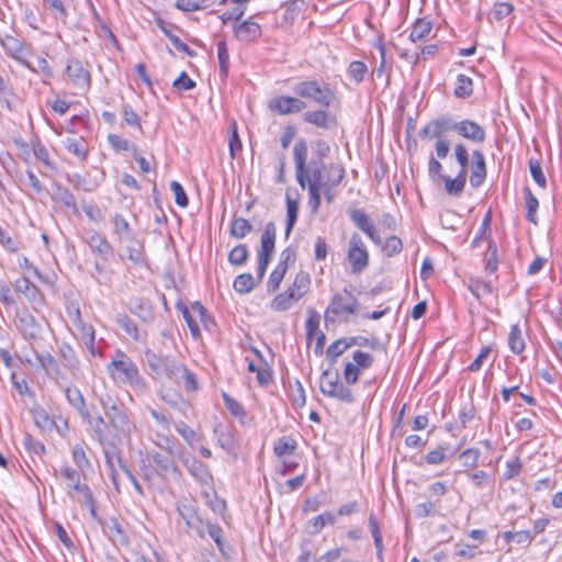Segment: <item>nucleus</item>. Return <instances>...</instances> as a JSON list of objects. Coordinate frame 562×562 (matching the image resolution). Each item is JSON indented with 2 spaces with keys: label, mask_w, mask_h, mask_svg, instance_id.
Wrapping results in <instances>:
<instances>
[{
  "label": "nucleus",
  "mask_w": 562,
  "mask_h": 562,
  "mask_svg": "<svg viewBox=\"0 0 562 562\" xmlns=\"http://www.w3.org/2000/svg\"><path fill=\"white\" fill-rule=\"evenodd\" d=\"M53 200L70 209L75 215L79 214L76 196L67 187L57 186L53 194Z\"/></svg>",
  "instance_id": "nucleus-28"
},
{
  "label": "nucleus",
  "mask_w": 562,
  "mask_h": 562,
  "mask_svg": "<svg viewBox=\"0 0 562 562\" xmlns=\"http://www.w3.org/2000/svg\"><path fill=\"white\" fill-rule=\"evenodd\" d=\"M318 80L316 79H308V80H302L296 82L293 86V92L301 98L310 99V97H313V90L316 86Z\"/></svg>",
  "instance_id": "nucleus-58"
},
{
  "label": "nucleus",
  "mask_w": 562,
  "mask_h": 562,
  "mask_svg": "<svg viewBox=\"0 0 562 562\" xmlns=\"http://www.w3.org/2000/svg\"><path fill=\"white\" fill-rule=\"evenodd\" d=\"M299 301V295H294L292 292L284 291L278 294L271 301V308L274 312H284Z\"/></svg>",
  "instance_id": "nucleus-34"
},
{
  "label": "nucleus",
  "mask_w": 562,
  "mask_h": 562,
  "mask_svg": "<svg viewBox=\"0 0 562 562\" xmlns=\"http://www.w3.org/2000/svg\"><path fill=\"white\" fill-rule=\"evenodd\" d=\"M508 346L509 349L516 355H520L525 350L526 345L518 324H515L510 327L508 335Z\"/></svg>",
  "instance_id": "nucleus-41"
},
{
  "label": "nucleus",
  "mask_w": 562,
  "mask_h": 562,
  "mask_svg": "<svg viewBox=\"0 0 562 562\" xmlns=\"http://www.w3.org/2000/svg\"><path fill=\"white\" fill-rule=\"evenodd\" d=\"M268 108L280 115H288L303 111L306 108V103L300 98L279 95L269 101Z\"/></svg>",
  "instance_id": "nucleus-12"
},
{
  "label": "nucleus",
  "mask_w": 562,
  "mask_h": 562,
  "mask_svg": "<svg viewBox=\"0 0 562 562\" xmlns=\"http://www.w3.org/2000/svg\"><path fill=\"white\" fill-rule=\"evenodd\" d=\"M67 150L77 156L81 161H85L88 157V149L86 147V140L83 138H67L64 142Z\"/></svg>",
  "instance_id": "nucleus-50"
},
{
  "label": "nucleus",
  "mask_w": 562,
  "mask_h": 562,
  "mask_svg": "<svg viewBox=\"0 0 562 562\" xmlns=\"http://www.w3.org/2000/svg\"><path fill=\"white\" fill-rule=\"evenodd\" d=\"M319 319H321L319 314L315 310L310 308L308 316L305 322L307 341H311L313 339L314 335L319 331L318 330Z\"/></svg>",
  "instance_id": "nucleus-59"
},
{
  "label": "nucleus",
  "mask_w": 562,
  "mask_h": 562,
  "mask_svg": "<svg viewBox=\"0 0 562 562\" xmlns=\"http://www.w3.org/2000/svg\"><path fill=\"white\" fill-rule=\"evenodd\" d=\"M65 72L75 88L81 91H88L90 89L91 75L88 63L71 58L67 63Z\"/></svg>",
  "instance_id": "nucleus-9"
},
{
  "label": "nucleus",
  "mask_w": 562,
  "mask_h": 562,
  "mask_svg": "<svg viewBox=\"0 0 562 562\" xmlns=\"http://www.w3.org/2000/svg\"><path fill=\"white\" fill-rule=\"evenodd\" d=\"M217 56L220 63V77L223 81L226 80L229 71V55L228 48L224 41L217 43Z\"/></svg>",
  "instance_id": "nucleus-47"
},
{
  "label": "nucleus",
  "mask_w": 562,
  "mask_h": 562,
  "mask_svg": "<svg viewBox=\"0 0 562 562\" xmlns=\"http://www.w3.org/2000/svg\"><path fill=\"white\" fill-rule=\"evenodd\" d=\"M148 458L157 465L160 475H166L168 473L181 475L179 467L171 459L164 457L158 451H149Z\"/></svg>",
  "instance_id": "nucleus-26"
},
{
  "label": "nucleus",
  "mask_w": 562,
  "mask_h": 562,
  "mask_svg": "<svg viewBox=\"0 0 562 562\" xmlns=\"http://www.w3.org/2000/svg\"><path fill=\"white\" fill-rule=\"evenodd\" d=\"M257 285L256 279L251 273H241L234 280L233 288L239 294H246L252 291Z\"/></svg>",
  "instance_id": "nucleus-40"
},
{
  "label": "nucleus",
  "mask_w": 562,
  "mask_h": 562,
  "mask_svg": "<svg viewBox=\"0 0 562 562\" xmlns=\"http://www.w3.org/2000/svg\"><path fill=\"white\" fill-rule=\"evenodd\" d=\"M71 457L75 464L80 471H85L91 468V463L86 456V451L82 445L77 443L72 447Z\"/></svg>",
  "instance_id": "nucleus-57"
},
{
  "label": "nucleus",
  "mask_w": 562,
  "mask_h": 562,
  "mask_svg": "<svg viewBox=\"0 0 562 562\" xmlns=\"http://www.w3.org/2000/svg\"><path fill=\"white\" fill-rule=\"evenodd\" d=\"M486 162L482 150L474 149L472 151V165L470 175V184L472 188H479L486 178Z\"/></svg>",
  "instance_id": "nucleus-18"
},
{
  "label": "nucleus",
  "mask_w": 562,
  "mask_h": 562,
  "mask_svg": "<svg viewBox=\"0 0 562 562\" xmlns=\"http://www.w3.org/2000/svg\"><path fill=\"white\" fill-rule=\"evenodd\" d=\"M214 432L216 435L218 446L226 452L234 453L237 448V443L232 431L226 427L216 426L214 428Z\"/></svg>",
  "instance_id": "nucleus-29"
},
{
  "label": "nucleus",
  "mask_w": 562,
  "mask_h": 562,
  "mask_svg": "<svg viewBox=\"0 0 562 562\" xmlns=\"http://www.w3.org/2000/svg\"><path fill=\"white\" fill-rule=\"evenodd\" d=\"M277 227L273 222H268L260 238L258 257L272 258L276 248Z\"/></svg>",
  "instance_id": "nucleus-23"
},
{
  "label": "nucleus",
  "mask_w": 562,
  "mask_h": 562,
  "mask_svg": "<svg viewBox=\"0 0 562 562\" xmlns=\"http://www.w3.org/2000/svg\"><path fill=\"white\" fill-rule=\"evenodd\" d=\"M473 93V81L470 77L459 74L457 77L454 95L460 99H467Z\"/></svg>",
  "instance_id": "nucleus-44"
},
{
  "label": "nucleus",
  "mask_w": 562,
  "mask_h": 562,
  "mask_svg": "<svg viewBox=\"0 0 562 562\" xmlns=\"http://www.w3.org/2000/svg\"><path fill=\"white\" fill-rule=\"evenodd\" d=\"M529 170L535 182L542 189L547 187V179L542 171L541 162L538 159H529Z\"/></svg>",
  "instance_id": "nucleus-63"
},
{
  "label": "nucleus",
  "mask_w": 562,
  "mask_h": 562,
  "mask_svg": "<svg viewBox=\"0 0 562 562\" xmlns=\"http://www.w3.org/2000/svg\"><path fill=\"white\" fill-rule=\"evenodd\" d=\"M34 422L36 426L43 430H50L55 426V422L44 408L34 411Z\"/></svg>",
  "instance_id": "nucleus-64"
},
{
  "label": "nucleus",
  "mask_w": 562,
  "mask_h": 562,
  "mask_svg": "<svg viewBox=\"0 0 562 562\" xmlns=\"http://www.w3.org/2000/svg\"><path fill=\"white\" fill-rule=\"evenodd\" d=\"M104 416L108 420V431L112 440L110 446L112 448L119 446L124 438H130L135 425L125 409L120 406H112L106 409Z\"/></svg>",
  "instance_id": "nucleus-3"
},
{
  "label": "nucleus",
  "mask_w": 562,
  "mask_h": 562,
  "mask_svg": "<svg viewBox=\"0 0 562 562\" xmlns=\"http://www.w3.org/2000/svg\"><path fill=\"white\" fill-rule=\"evenodd\" d=\"M432 30V23L429 20L426 19H418L413 25V29L409 34V38L413 42L422 41L426 36L429 35V33Z\"/></svg>",
  "instance_id": "nucleus-45"
},
{
  "label": "nucleus",
  "mask_w": 562,
  "mask_h": 562,
  "mask_svg": "<svg viewBox=\"0 0 562 562\" xmlns=\"http://www.w3.org/2000/svg\"><path fill=\"white\" fill-rule=\"evenodd\" d=\"M336 517L331 512H325L307 522L308 532L311 535L318 533L326 525H334Z\"/></svg>",
  "instance_id": "nucleus-35"
},
{
  "label": "nucleus",
  "mask_w": 562,
  "mask_h": 562,
  "mask_svg": "<svg viewBox=\"0 0 562 562\" xmlns=\"http://www.w3.org/2000/svg\"><path fill=\"white\" fill-rule=\"evenodd\" d=\"M65 395L67 402L78 412L79 415L82 413L86 414V409L88 408L86 400L78 387L67 386L65 389Z\"/></svg>",
  "instance_id": "nucleus-33"
},
{
  "label": "nucleus",
  "mask_w": 562,
  "mask_h": 562,
  "mask_svg": "<svg viewBox=\"0 0 562 562\" xmlns=\"http://www.w3.org/2000/svg\"><path fill=\"white\" fill-rule=\"evenodd\" d=\"M101 447L103 449L105 464L110 471L116 470L115 469L116 463L120 468H121V464H125L122 461V458H121L119 451L116 450L117 446H115L114 448H112L111 446H101Z\"/></svg>",
  "instance_id": "nucleus-60"
},
{
  "label": "nucleus",
  "mask_w": 562,
  "mask_h": 562,
  "mask_svg": "<svg viewBox=\"0 0 562 562\" xmlns=\"http://www.w3.org/2000/svg\"><path fill=\"white\" fill-rule=\"evenodd\" d=\"M252 231L251 223L244 218L235 216L231 223L229 233L233 237L241 239Z\"/></svg>",
  "instance_id": "nucleus-42"
},
{
  "label": "nucleus",
  "mask_w": 562,
  "mask_h": 562,
  "mask_svg": "<svg viewBox=\"0 0 562 562\" xmlns=\"http://www.w3.org/2000/svg\"><path fill=\"white\" fill-rule=\"evenodd\" d=\"M348 76L357 83L363 81L366 74L368 72L367 65L361 60L351 61L348 66Z\"/></svg>",
  "instance_id": "nucleus-61"
},
{
  "label": "nucleus",
  "mask_w": 562,
  "mask_h": 562,
  "mask_svg": "<svg viewBox=\"0 0 562 562\" xmlns=\"http://www.w3.org/2000/svg\"><path fill=\"white\" fill-rule=\"evenodd\" d=\"M14 289L16 292L23 294L33 307L40 306L44 302V295L40 289L27 278L16 279L14 282Z\"/></svg>",
  "instance_id": "nucleus-21"
},
{
  "label": "nucleus",
  "mask_w": 562,
  "mask_h": 562,
  "mask_svg": "<svg viewBox=\"0 0 562 562\" xmlns=\"http://www.w3.org/2000/svg\"><path fill=\"white\" fill-rule=\"evenodd\" d=\"M60 472L65 480L68 481L67 487L69 490L79 492L82 494L83 498H89V501H91L92 491L87 484L80 483V473L78 470L69 465H64Z\"/></svg>",
  "instance_id": "nucleus-24"
},
{
  "label": "nucleus",
  "mask_w": 562,
  "mask_h": 562,
  "mask_svg": "<svg viewBox=\"0 0 562 562\" xmlns=\"http://www.w3.org/2000/svg\"><path fill=\"white\" fill-rule=\"evenodd\" d=\"M104 262L105 261L94 262L91 277L99 285L111 288L114 282L115 272L114 270L105 267Z\"/></svg>",
  "instance_id": "nucleus-27"
},
{
  "label": "nucleus",
  "mask_w": 562,
  "mask_h": 562,
  "mask_svg": "<svg viewBox=\"0 0 562 562\" xmlns=\"http://www.w3.org/2000/svg\"><path fill=\"white\" fill-rule=\"evenodd\" d=\"M93 431V435L101 446H110L111 436L108 431V420L101 415H92L89 409H86V414L80 415Z\"/></svg>",
  "instance_id": "nucleus-16"
},
{
  "label": "nucleus",
  "mask_w": 562,
  "mask_h": 562,
  "mask_svg": "<svg viewBox=\"0 0 562 562\" xmlns=\"http://www.w3.org/2000/svg\"><path fill=\"white\" fill-rule=\"evenodd\" d=\"M310 99L322 108H329L336 100V93L328 83L317 81Z\"/></svg>",
  "instance_id": "nucleus-25"
},
{
  "label": "nucleus",
  "mask_w": 562,
  "mask_h": 562,
  "mask_svg": "<svg viewBox=\"0 0 562 562\" xmlns=\"http://www.w3.org/2000/svg\"><path fill=\"white\" fill-rule=\"evenodd\" d=\"M303 120L316 127L329 130L337 125V119L324 109L307 111L303 114Z\"/></svg>",
  "instance_id": "nucleus-22"
},
{
  "label": "nucleus",
  "mask_w": 562,
  "mask_h": 562,
  "mask_svg": "<svg viewBox=\"0 0 562 562\" xmlns=\"http://www.w3.org/2000/svg\"><path fill=\"white\" fill-rule=\"evenodd\" d=\"M351 347L350 340L347 341L345 338H340L330 344L326 350L327 360L334 364L337 362L339 356H341L346 349Z\"/></svg>",
  "instance_id": "nucleus-46"
},
{
  "label": "nucleus",
  "mask_w": 562,
  "mask_h": 562,
  "mask_svg": "<svg viewBox=\"0 0 562 562\" xmlns=\"http://www.w3.org/2000/svg\"><path fill=\"white\" fill-rule=\"evenodd\" d=\"M249 257V250L246 244L235 246L228 254V262L232 266H243Z\"/></svg>",
  "instance_id": "nucleus-54"
},
{
  "label": "nucleus",
  "mask_w": 562,
  "mask_h": 562,
  "mask_svg": "<svg viewBox=\"0 0 562 562\" xmlns=\"http://www.w3.org/2000/svg\"><path fill=\"white\" fill-rule=\"evenodd\" d=\"M15 326L26 339L35 340L41 337L42 324L25 307L16 311Z\"/></svg>",
  "instance_id": "nucleus-10"
},
{
  "label": "nucleus",
  "mask_w": 562,
  "mask_h": 562,
  "mask_svg": "<svg viewBox=\"0 0 562 562\" xmlns=\"http://www.w3.org/2000/svg\"><path fill=\"white\" fill-rule=\"evenodd\" d=\"M177 307L181 312L192 337L199 339L201 333L198 319L203 321L206 317V308L200 302L192 303L190 307L183 303H178Z\"/></svg>",
  "instance_id": "nucleus-11"
},
{
  "label": "nucleus",
  "mask_w": 562,
  "mask_h": 562,
  "mask_svg": "<svg viewBox=\"0 0 562 562\" xmlns=\"http://www.w3.org/2000/svg\"><path fill=\"white\" fill-rule=\"evenodd\" d=\"M158 27L164 32V34L170 40L172 45L180 52L187 54L190 57L196 55L194 50H192L186 43H183L177 35L171 33V31L166 26L165 22L159 20L157 22Z\"/></svg>",
  "instance_id": "nucleus-43"
},
{
  "label": "nucleus",
  "mask_w": 562,
  "mask_h": 562,
  "mask_svg": "<svg viewBox=\"0 0 562 562\" xmlns=\"http://www.w3.org/2000/svg\"><path fill=\"white\" fill-rule=\"evenodd\" d=\"M92 254L100 257L102 261H109L114 257V248L106 237L97 231H90L85 238Z\"/></svg>",
  "instance_id": "nucleus-14"
},
{
  "label": "nucleus",
  "mask_w": 562,
  "mask_h": 562,
  "mask_svg": "<svg viewBox=\"0 0 562 562\" xmlns=\"http://www.w3.org/2000/svg\"><path fill=\"white\" fill-rule=\"evenodd\" d=\"M121 359L113 360L108 364V370L113 372L114 370L124 375V381L128 383L134 390L145 392L147 391V383L140 375L139 370L135 362L127 357L124 352H120Z\"/></svg>",
  "instance_id": "nucleus-6"
},
{
  "label": "nucleus",
  "mask_w": 562,
  "mask_h": 562,
  "mask_svg": "<svg viewBox=\"0 0 562 562\" xmlns=\"http://www.w3.org/2000/svg\"><path fill=\"white\" fill-rule=\"evenodd\" d=\"M319 389L327 397L336 398L347 404L355 402L352 391L339 382L337 370L331 371L330 369H326L323 371L319 379Z\"/></svg>",
  "instance_id": "nucleus-5"
},
{
  "label": "nucleus",
  "mask_w": 562,
  "mask_h": 562,
  "mask_svg": "<svg viewBox=\"0 0 562 562\" xmlns=\"http://www.w3.org/2000/svg\"><path fill=\"white\" fill-rule=\"evenodd\" d=\"M110 223L112 225V232L119 243H126L127 240H134L135 234L134 231L126 220V217L121 213H114Z\"/></svg>",
  "instance_id": "nucleus-19"
},
{
  "label": "nucleus",
  "mask_w": 562,
  "mask_h": 562,
  "mask_svg": "<svg viewBox=\"0 0 562 562\" xmlns=\"http://www.w3.org/2000/svg\"><path fill=\"white\" fill-rule=\"evenodd\" d=\"M307 188H308L307 205L311 210V213L316 215V214H318L319 207L322 204V198H321V193H319V182L318 181L316 182L314 180L313 183L307 186Z\"/></svg>",
  "instance_id": "nucleus-53"
},
{
  "label": "nucleus",
  "mask_w": 562,
  "mask_h": 562,
  "mask_svg": "<svg viewBox=\"0 0 562 562\" xmlns=\"http://www.w3.org/2000/svg\"><path fill=\"white\" fill-rule=\"evenodd\" d=\"M334 176V178H337L336 180L331 179L329 181V183H321L319 182V193L321 195L323 194L324 198H325V201L328 203V204H331L337 195V188L339 187V184L342 182L341 181V173L338 175L336 173V171H334L331 173Z\"/></svg>",
  "instance_id": "nucleus-38"
},
{
  "label": "nucleus",
  "mask_w": 562,
  "mask_h": 562,
  "mask_svg": "<svg viewBox=\"0 0 562 562\" xmlns=\"http://www.w3.org/2000/svg\"><path fill=\"white\" fill-rule=\"evenodd\" d=\"M524 192H525V203H526V209H527V220L529 222L533 223L535 225H537L538 221H537L536 213H537V210L539 206V202L528 187H526L524 189Z\"/></svg>",
  "instance_id": "nucleus-55"
},
{
  "label": "nucleus",
  "mask_w": 562,
  "mask_h": 562,
  "mask_svg": "<svg viewBox=\"0 0 562 562\" xmlns=\"http://www.w3.org/2000/svg\"><path fill=\"white\" fill-rule=\"evenodd\" d=\"M440 178L445 181V188L450 195H461L467 182V175L463 171H459L454 179L449 176H440Z\"/></svg>",
  "instance_id": "nucleus-31"
},
{
  "label": "nucleus",
  "mask_w": 562,
  "mask_h": 562,
  "mask_svg": "<svg viewBox=\"0 0 562 562\" xmlns=\"http://www.w3.org/2000/svg\"><path fill=\"white\" fill-rule=\"evenodd\" d=\"M299 214V201L292 199L289 194H286V226H285V238H289L292 229L297 221Z\"/></svg>",
  "instance_id": "nucleus-36"
},
{
  "label": "nucleus",
  "mask_w": 562,
  "mask_h": 562,
  "mask_svg": "<svg viewBox=\"0 0 562 562\" xmlns=\"http://www.w3.org/2000/svg\"><path fill=\"white\" fill-rule=\"evenodd\" d=\"M115 322L132 339L139 340L137 325L132 318L125 314H119Z\"/></svg>",
  "instance_id": "nucleus-51"
},
{
  "label": "nucleus",
  "mask_w": 562,
  "mask_h": 562,
  "mask_svg": "<svg viewBox=\"0 0 562 562\" xmlns=\"http://www.w3.org/2000/svg\"><path fill=\"white\" fill-rule=\"evenodd\" d=\"M457 133L474 144L484 143L486 139V133L483 126L472 120L459 121Z\"/></svg>",
  "instance_id": "nucleus-17"
},
{
  "label": "nucleus",
  "mask_w": 562,
  "mask_h": 562,
  "mask_svg": "<svg viewBox=\"0 0 562 562\" xmlns=\"http://www.w3.org/2000/svg\"><path fill=\"white\" fill-rule=\"evenodd\" d=\"M59 353L64 361V364L68 369H70V370L78 369L79 360L76 356L74 348L69 344L63 342L59 347Z\"/></svg>",
  "instance_id": "nucleus-52"
},
{
  "label": "nucleus",
  "mask_w": 562,
  "mask_h": 562,
  "mask_svg": "<svg viewBox=\"0 0 562 562\" xmlns=\"http://www.w3.org/2000/svg\"><path fill=\"white\" fill-rule=\"evenodd\" d=\"M457 130L458 122L448 115H442L431 120L419 134L423 138H439L445 133L450 131L457 132Z\"/></svg>",
  "instance_id": "nucleus-13"
},
{
  "label": "nucleus",
  "mask_w": 562,
  "mask_h": 562,
  "mask_svg": "<svg viewBox=\"0 0 562 562\" xmlns=\"http://www.w3.org/2000/svg\"><path fill=\"white\" fill-rule=\"evenodd\" d=\"M127 243H130L126 246L127 259L132 261L134 265H144L145 255L143 243L136 240V238H134V240H127Z\"/></svg>",
  "instance_id": "nucleus-39"
},
{
  "label": "nucleus",
  "mask_w": 562,
  "mask_h": 562,
  "mask_svg": "<svg viewBox=\"0 0 562 562\" xmlns=\"http://www.w3.org/2000/svg\"><path fill=\"white\" fill-rule=\"evenodd\" d=\"M297 448V442L292 437L283 436L273 446V452L278 458L292 454Z\"/></svg>",
  "instance_id": "nucleus-37"
},
{
  "label": "nucleus",
  "mask_w": 562,
  "mask_h": 562,
  "mask_svg": "<svg viewBox=\"0 0 562 562\" xmlns=\"http://www.w3.org/2000/svg\"><path fill=\"white\" fill-rule=\"evenodd\" d=\"M414 513L418 519L435 516L438 514V504L432 501L419 503L415 506Z\"/></svg>",
  "instance_id": "nucleus-62"
},
{
  "label": "nucleus",
  "mask_w": 562,
  "mask_h": 562,
  "mask_svg": "<svg viewBox=\"0 0 562 562\" xmlns=\"http://www.w3.org/2000/svg\"><path fill=\"white\" fill-rule=\"evenodd\" d=\"M108 142L111 145V147L116 151H137V146L134 143H131L128 139L123 138L120 135L109 134Z\"/></svg>",
  "instance_id": "nucleus-56"
},
{
  "label": "nucleus",
  "mask_w": 562,
  "mask_h": 562,
  "mask_svg": "<svg viewBox=\"0 0 562 562\" xmlns=\"http://www.w3.org/2000/svg\"><path fill=\"white\" fill-rule=\"evenodd\" d=\"M44 4L52 12V16L55 20L60 21L63 24L67 23L69 14L63 0H44Z\"/></svg>",
  "instance_id": "nucleus-48"
},
{
  "label": "nucleus",
  "mask_w": 562,
  "mask_h": 562,
  "mask_svg": "<svg viewBox=\"0 0 562 562\" xmlns=\"http://www.w3.org/2000/svg\"><path fill=\"white\" fill-rule=\"evenodd\" d=\"M349 217L351 222L362 231L374 244L380 245L382 243V238L379 235L372 220L369 215L359 209H350L348 211Z\"/></svg>",
  "instance_id": "nucleus-15"
},
{
  "label": "nucleus",
  "mask_w": 562,
  "mask_h": 562,
  "mask_svg": "<svg viewBox=\"0 0 562 562\" xmlns=\"http://www.w3.org/2000/svg\"><path fill=\"white\" fill-rule=\"evenodd\" d=\"M145 361L150 370V374L155 378L167 376L169 380L178 381L182 363H179L170 356L158 355L150 349L144 352Z\"/></svg>",
  "instance_id": "nucleus-4"
},
{
  "label": "nucleus",
  "mask_w": 562,
  "mask_h": 562,
  "mask_svg": "<svg viewBox=\"0 0 562 562\" xmlns=\"http://www.w3.org/2000/svg\"><path fill=\"white\" fill-rule=\"evenodd\" d=\"M360 303L348 288L342 293H335L325 310L324 318L326 324H334L337 321L347 322L348 315H355L359 311Z\"/></svg>",
  "instance_id": "nucleus-2"
},
{
  "label": "nucleus",
  "mask_w": 562,
  "mask_h": 562,
  "mask_svg": "<svg viewBox=\"0 0 562 562\" xmlns=\"http://www.w3.org/2000/svg\"><path fill=\"white\" fill-rule=\"evenodd\" d=\"M347 257L352 273H361L369 266V252L361 236L357 233L350 237Z\"/></svg>",
  "instance_id": "nucleus-7"
},
{
  "label": "nucleus",
  "mask_w": 562,
  "mask_h": 562,
  "mask_svg": "<svg viewBox=\"0 0 562 562\" xmlns=\"http://www.w3.org/2000/svg\"><path fill=\"white\" fill-rule=\"evenodd\" d=\"M311 284V277L305 271L296 273L293 283L288 288V292H292L294 295H299L301 300L308 291Z\"/></svg>",
  "instance_id": "nucleus-32"
},
{
  "label": "nucleus",
  "mask_w": 562,
  "mask_h": 562,
  "mask_svg": "<svg viewBox=\"0 0 562 562\" xmlns=\"http://www.w3.org/2000/svg\"><path fill=\"white\" fill-rule=\"evenodd\" d=\"M178 458L196 482L203 486H212L213 475L204 462L194 456L184 452H179Z\"/></svg>",
  "instance_id": "nucleus-8"
},
{
  "label": "nucleus",
  "mask_w": 562,
  "mask_h": 562,
  "mask_svg": "<svg viewBox=\"0 0 562 562\" xmlns=\"http://www.w3.org/2000/svg\"><path fill=\"white\" fill-rule=\"evenodd\" d=\"M491 222H492V213H491V211H488L485 214V216L483 217L481 227L471 243V248L479 247L480 241L482 239H486L487 241L492 240L491 239V234H492Z\"/></svg>",
  "instance_id": "nucleus-49"
},
{
  "label": "nucleus",
  "mask_w": 562,
  "mask_h": 562,
  "mask_svg": "<svg viewBox=\"0 0 562 562\" xmlns=\"http://www.w3.org/2000/svg\"><path fill=\"white\" fill-rule=\"evenodd\" d=\"M307 142L304 138H300L293 148V157L295 162V177L296 181L302 189L306 186L313 183L314 179L317 182L329 183L331 179L336 180L331 175L334 171L336 173H341V181L345 178V168L339 162H331L329 165H325L324 161L321 160H310L307 162Z\"/></svg>",
  "instance_id": "nucleus-1"
},
{
  "label": "nucleus",
  "mask_w": 562,
  "mask_h": 562,
  "mask_svg": "<svg viewBox=\"0 0 562 562\" xmlns=\"http://www.w3.org/2000/svg\"><path fill=\"white\" fill-rule=\"evenodd\" d=\"M261 26L250 19L234 24V35L239 42H256L261 37Z\"/></svg>",
  "instance_id": "nucleus-20"
},
{
  "label": "nucleus",
  "mask_w": 562,
  "mask_h": 562,
  "mask_svg": "<svg viewBox=\"0 0 562 562\" xmlns=\"http://www.w3.org/2000/svg\"><path fill=\"white\" fill-rule=\"evenodd\" d=\"M468 289L479 301H482L494 292V288L490 281L479 278H471L468 283Z\"/></svg>",
  "instance_id": "nucleus-30"
}]
</instances>
